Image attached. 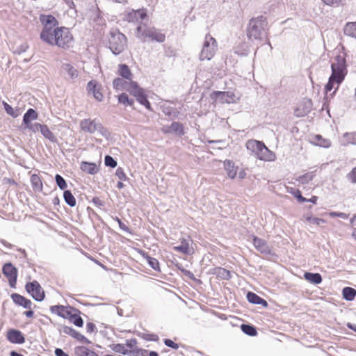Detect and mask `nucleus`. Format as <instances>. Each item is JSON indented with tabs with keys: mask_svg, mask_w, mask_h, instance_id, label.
<instances>
[{
	"mask_svg": "<svg viewBox=\"0 0 356 356\" xmlns=\"http://www.w3.org/2000/svg\"><path fill=\"white\" fill-rule=\"evenodd\" d=\"M8 339L13 343L21 344L25 341L22 333L17 330H10L7 334Z\"/></svg>",
	"mask_w": 356,
	"mask_h": 356,
	"instance_id": "obj_19",
	"label": "nucleus"
},
{
	"mask_svg": "<svg viewBox=\"0 0 356 356\" xmlns=\"http://www.w3.org/2000/svg\"><path fill=\"white\" fill-rule=\"evenodd\" d=\"M73 40L72 35L68 29L65 27H56L51 32V34H43V40L51 45H56L62 48H68L71 46Z\"/></svg>",
	"mask_w": 356,
	"mask_h": 356,
	"instance_id": "obj_2",
	"label": "nucleus"
},
{
	"mask_svg": "<svg viewBox=\"0 0 356 356\" xmlns=\"http://www.w3.org/2000/svg\"><path fill=\"white\" fill-rule=\"evenodd\" d=\"M139 253L147 261L151 268L156 271H161L159 263L156 259L149 257L143 250H140Z\"/></svg>",
	"mask_w": 356,
	"mask_h": 356,
	"instance_id": "obj_23",
	"label": "nucleus"
},
{
	"mask_svg": "<svg viewBox=\"0 0 356 356\" xmlns=\"http://www.w3.org/2000/svg\"><path fill=\"white\" fill-rule=\"evenodd\" d=\"M241 330L249 336H255L257 334L256 328L250 325L242 324L241 326Z\"/></svg>",
	"mask_w": 356,
	"mask_h": 356,
	"instance_id": "obj_41",
	"label": "nucleus"
},
{
	"mask_svg": "<svg viewBox=\"0 0 356 356\" xmlns=\"http://www.w3.org/2000/svg\"><path fill=\"white\" fill-rule=\"evenodd\" d=\"M307 221H309L310 223L315 224L317 225H320L321 223H325V220L321 218H313V217H308L307 218Z\"/></svg>",
	"mask_w": 356,
	"mask_h": 356,
	"instance_id": "obj_54",
	"label": "nucleus"
},
{
	"mask_svg": "<svg viewBox=\"0 0 356 356\" xmlns=\"http://www.w3.org/2000/svg\"><path fill=\"white\" fill-rule=\"evenodd\" d=\"M93 204L98 207H100L104 205L103 202L99 197H94L92 199Z\"/></svg>",
	"mask_w": 356,
	"mask_h": 356,
	"instance_id": "obj_60",
	"label": "nucleus"
},
{
	"mask_svg": "<svg viewBox=\"0 0 356 356\" xmlns=\"http://www.w3.org/2000/svg\"><path fill=\"white\" fill-rule=\"evenodd\" d=\"M214 273L223 280H229L230 278V272L223 268H217L215 269Z\"/></svg>",
	"mask_w": 356,
	"mask_h": 356,
	"instance_id": "obj_40",
	"label": "nucleus"
},
{
	"mask_svg": "<svg viewBox=\"0 0 356 356\" xmlns=\"http://www.w3.org/2000/svg\"><path fill=\"white\" fill-rule=\"evenodd\" d=\"M13 300L17 305L24 307L26 309H31L32 302L30 300L25 298L24 296L14 293L12 295Z\"/></svg>",
	"mask_w": 356,
	"mask_h": 356,
	"instance_id": "obj_21",
	"label": "nucleus"
},
{
	"mask_svg": "<svg viewBox=\"0 0 356 356\" xmlns=\"http://www.w3.org/2000/svg\"><path fill=\"white\" fill-rule=\"evenodd\" d=\"M31 182H32L33 186L35 188H40L42 187V182H41L40 178L37 175H34L31 177Z\"/></svg>",
	"mask_w": 356,
	"mask_h": 356,
	"instance_id": "obj_50",
	"label": "nucleus"
},
{
	"mask_svg": "<svg viewBox=\"0 0 356 356\" xmlns=\"http://www.w3.org/2000/svg\"><path fill=\"white\" fill-rule=\"evenodd\" d=\"M104 163L106 166L115 168L117 166V161L109 155H106L104 159Z\"/></svg>",
	"mask_w": 356,
	"mask_h": 356,
	"instance_id": "obj_48",
	"label": "nucleus"
},
{
	"mask_svg": "<svg viewBox=\"0 0 356 356\" xmlns=\"http://www.w3.org/2000/svg\"><path fill=\"white\" fill-rule=\"evenodd\" d=\"M60 332L74 337V339H77L81 342L86 343H90V341L88 339H86L83 334L76 331L74 328L71 327L63 326L60 329Z\"/></svg>",
	"mask_w": 356,
	"mask_h": 356,
	"instance_id": "obj_17",
	"label": "nucleus"
},
{
	"mask_svg": "<svg viewBox=\"0 0 356 356\" xmlns=\"http://www.w3.org/2000/svg\"><path fill=\"white\" fill-rule=\"evenodd\" d=\"M95 329L96 326L94 323L90 322L86 324V330L88 332L92 333L95 330Z\"/></svg>",
	"mask_w": 356,
	"mask_h": 356,
	"instance_id": "obj_59",
	"label": "nucleus"
},
{
	"mask_svg": "<svg viewBox=\"0 0 356 356\" xmlns=\"http://www.w3.org/2000/svg\"><path fill=\"white\" fill-rule=\"evenodd\" d=\"M341 143L343 146L349 144L356 145V132L345 133L341 138Z\"/></svg>",
	"mask_w": 356,
	"mask_h": 356,
	"instance_id": "obj_25",
	"label": "nucleus"
},
{
	"mask_svg": "<svg viewBox=\"0 0 356 356\" xmlns=\"http://www.w3.org/2000/svg\"><path fill=\"white\" fill-rule=\"evenodd\" d=\"M129 90V92L136 97L138 102L145 106L146 108L151 110V104L143 88H140L137 83H132V87Z\"/></svg>",
	"mask_w": 356,
	"mask_h": 356,
	"instance_id": "obj_11",
	"label": "nucleus"
},
{
	"mask_svg": "<svg viewBox=\"0 0 356 356\" xmlns=\"http://www.w3.org/2000/svg\"><path fill=\"white\" fill-rule=\"evenodd\" d=\"M172 133L178 134L179 135L184 134L183 126L181 123L174 122L170 125Z\"/></svg>",
	"mask_w": 356,
	"mask_h": 356,
	"instance_id": "obj_42",
	"label": "nucleus"
},
{
	"mask_svg": "<svg viewBox=\"0 0 356 356\" xmlns=\"http://www.w3.org/2000/svg\"><path fill=\"white\" fill-rule=\"evenodd\" d=\"M63 197L65 202L71 207L76 205V199L70 191H65Z\"/></svg>",
	"mask_w": 356,
	"mask_h": 356,
	"instance_id": "obj_38",
	"label": "nucleus"
},
{
	"mask_svg": "<svg viewBox=\"0 0 356 356\" xmlns=\"http://www.w3.org/2000/svg\"><path fill=\"white\" fill-rule=\"evenodd\" d=\"M164 344L173 349H177L179 348V345L177 343L168 339L164 340Z\"/></svg>",
	"mask_w": 356,
	"mask_h": 356,
	"instance_id": "obj_55",
	"label": "nucleus"
},
{
	"mask_svg": "<svg viewBox=\"0 0 356 356\" xmlns=\"http://www.w3.org/2000/svg\"><path fill=\"white\" fill-rule=\"evenodd\" d=\"M38 115L33 108H29L24 115L23 123L26 125L31 123L32 120H35L38 118Z\"/></svg>",
	"mask_w": 356,
	"mask_h": 356,
	"instance_id": "obj_27",
	"label": "nucleus"
},
{
	"mask_svg": "<svg viewBox=\"0 0 356 356\" xmlns=\"http://www.w3.org/2000/svg\"><path fill=\"white\" fill-rule=\"evenodd\" d=\"M161 131L165 133V134H172V131H171V128H170V125L168 126V125H164L162 129H161Z\"/></svg>",
	"mask_w": 356,
	"mask_h": 356,
	"instance_id": "obj_63",
	"label": "nucleus"
},
{
	"mask_svg": "<svg viewBox=\"0 0 356 356\" xmlns=\"http://www.w3.org/2000/svg\"><path fill=\"white\" fill-rule=\"evenodd\" d=\"M332 74L329 78L328 82L325 86L326 92H328L334 88V84L336 83L337 87L334 91L330 95L331 97L336 92L338 87L343 81L346 75L347 74V66L346 58L343 56L338 55L334 57L333 62L331 64Z\"/></svg>",
	"mask_w": 356,
	"mask_h": 356,
	"instance_id": "obj_1",
	"label": "nucleus"
},
{
	"mask_svg": "<svg viewBox=\"0 0 356 356\" xmlns=\"http://www.w3.org/2000/svg\"><path fill=\"white\" fill-rule=\"evenodd\" d=\"M73 323L77 327H82L83 325V321L79 316L74 315L72 316Z\"/></svg>",
	"mask_w": 356,
	"mask_h": 356,
	"instance_id": "obj_51",
	"label": "nucleus"
},
{
	"mask_svg": "<svg viewBox=\"0 0 356 356\" xmlns=\"http://www.w3.org/2000/svg\"><path fill=\"white\" fill-rule=\"evenodd\" d=\"M81 169L88 174L94 175L97 172L98 168L95 163L82 162L81 164Z\"/></svg>",
	"mask_w": 356,
	"mask_h": 356,
	"instance_id": "obj_28",
	"label": "nucleus"
},
{
	"mask_svg": "<svg viewBox=\"0 0 356 356\" xmlns=\"http://www.w3.org/2000/svg\"><path fill=\"white\" fill-rule=\"evenodd\" d=\"M331 217H339L343 219H346L348 216L345 213L332 211L329 213Z\"/></svg>",
	"mask_w": 356,
	"mask_h": 356,
	"instance_id": "obj_56",
	"label": "nucleus"
},
{
	"mask_svg": "<svg viewBox=\"0 0 356 356\" xmlns=\"http://www.w3.org/2000/svg\"><path fill=\"white\" fill-rule=\"evenodd\" d=\"M87 90L90 93H92L93 97L99 102L102 101L103 95L102 93V86L95 80L90 81L87 84Z\"/></svg>",
	"mask_w": 356,
	"mask_h": 356,
	"instance_id": "obj_15",
	"label": "nucleus"
},
{
	"mask_svg": "<svg viewBox=\"0 0 356 356\" xmlns=\"http://www.w3.org/2000/svg\"><path fill=\"white\" fill-rule=\"evenodd\" d=\"M137 344V340L136 339H130L126 341V346L132 348Z\"/></svg>",
	"mask_w": 356,
	"mask_h": 356,
	"instance_id": "obj_57",
	"label": "nucleus"
},
{
	"mask_svg": "<svg viewBox=\"0 0 356 356\" xmlns=\"http://www.w3.org/2000/svg\"><path fill=\"white\" fill-rule=\"evenodd\" d=\"M224 168L227 176L231 179H234L237 174V167H235L233 161L225 160L224 161Z\"/></svg>",
	"mask_w": 356,
	"mask_h": 356,
	"instance_id": "obj_22",
	"label": "nucleus"
},
{
	"mask_svg": "<svg viewBox=\"0 0 356 356\" xmlns=\"http://www.w3.org/2000/svg\"><path fill=\"white\" fill-rule=\"evenodd\" d=\"M348 177L353 183H356V167L352 170Z\"/></svg>",
	"mask_w": 356,
	"mask_h": 356,
	"instance_id": "obj_58",
	"label": "nucleus"
},
{
	"mask_svg": "<svg viewBox=\"0 0 356 356\" xmlns=\"http://www.w3.org/2000/svg\"><path fill=\"white\" fill-rule=\"evenodd\" d=\"M63 69L67 73L68 76L72 79H76L79 75L78 71L69 63L63 64Z\"/></svg>",
	"mask_w": 356,
	"mask_h": 356,
	"instance_id": "obj_34",
	"label": "nucleus"
},
{
	"mask_svg": "<svg viewBox=\"0 0 356 356\" xmlns=\"http://www.w3.org/2000/svg\"><path fill=\"white\" fill-rule=\"evenodd\" d=\"M136 37L142 42L156 41L163 42L165 41V36L154 27L147 26L145 24H140L136 29Z\"/></svg>",
	"mask_w": 356,
	"mask_h": 356,
	"instance_id": "obj_5",
	"label": "nucleus"
},
{
	"mask_svg": "<svg viewBox=\"0 0 356 356\" xmlns=\"http://www.w3.org/2000/svg\"><path fill=\"white\" fill-rule=\"evenodd\" d=\"M41 134H42V136L49 140L51 142H56V136H54V134H53V132H51L49 129L47 127V125H44L43 124V127L40 131Z\"/></svg>",
	"mask_w": 356,
	"mask_h": 356,
	"instance_id": "obj_37",
	"label": "nucleus"
},
{
	"mask_svg": "<svg viewBox=\"0 0 356 356\" xmlns=\"http://www.w3.org/2000/svg\"><path fill=\"white\" fill-rule=\"evenodd\" d=\"M323 3L327 6L338 7L343 6L346 3V0H322Z\"/></svg>",
	"mask_w": 356,
	"mask_h": 356,
	"instance_id": "obj_44",
	"label": "nucleus"
},
{
	"mask_svg": "<svg viewBox=\"0 0 356 356\" xmlns=\"http://www.w3.org/2000/svg\"><path fill=\"white\" fill-rule=\"evenodd\" d=\"M132 83H137L134 81H130L124 78H116L113 81V88L118 90H126L129 92V90L132 87Z\"/></svg>",
	"mask_w": 356,
	"mask_h": 356,
	"instance_id": "obj_18",
	"label": "nucleus"
},
{
	"mask_svg": "<svg viewBox=\"0 0 356 356\" xmlns=\"http://www.w3.org/2000/svg\"><path fill=\"white\" fill-rule=\"evenodd\" d=\"M40 22L44 26V28L40 33V38L43 40V34L48 35L51 34L56 26L58 24L57 19L51 15H40Z\"/></svg>",
	"mask_w": 356,
	"mask_h": 356,
	"instance_id": "obj_9",
	"label": "nucleus"
},
{
	"mask_svg": "<svg viewBox=\"0 0 356 356\" xmlns=\"http://www.w3.org/2000/svg\"><path fill=\"white\" fill-rule=\"evenodd\" d=\"M115 175L122 181H124L127 179V176L124 172L123 168H122L121 167L117 168Z\"/></svg>",
	"mask_w": 356,
	"mask_h": 356,
	"instance_id": "obj_53",
	"label": "nucleus"
},
{
	"mask_svg": "<svg viewBox=\"0 0 356 356\" xmlns=\"http://www.w3.org/2000/svg\"><path fill=\"white\" fill-rule=\"evenodd\" d=\"M24 314L28 318H31L33 316V312L32 310H28L24 312Z\"/></svg>",
	"mask_w": 356,
	"mask_h": 356,
	"instance_id": "obj_64",
	"label": "nucleus"
},
{
	"mask_svg": "<svg viewBox=\"0 0 356 356\" xmlns=\"http://www.w3.org/2000/svg\"><path fill=\"white\" fill-rule=\"evenodd\" d=\"M342 294L345 300L352 301L356 296V290L351 287H345L343 289Z\"/></svg>",
	"mask_w": 356,
	"mask_h": 356,
	"instance_id": "obj_33",
	"label": "nucleus"
},
{
	"mask_svg": "<svg viewBox=\"0 0 356 356\" xmlns=\"http://www.w3.org/2000/svg\"><path fill=\"white\" fill-rule=\"evenodd\" d=\"M26 291L36 301H42L44 298V292L37 281L29 282L26 285Z\"/></svg>",
	"mask_w": 356,
	"mask_h": 356,
	"instance_id": "obj_10",
	"label": "nucleus"
},
{
	"mask_svg": "<svg viewBox=\"0 0 356 356\" xmlns=\"http://www.w3.org/2000/svg\"><path fill=\"white\" fill-rule=\"evenodd\" d=\"M119 74L120 75L124 78V79H127L128 81H132V74L130 72L129 68L127 65L121 64L119 65Z\"/></svg>",
	"mask_w": 356,
	"mask_h": 356,
	"instance_id": "obj_32",
	"label": "nucleus"
},
{
	"mask_svg": "<svg viewBox=\"0 0 356 356\" xmlns=\"http://www.w3.org/2000/svg\"><path fill=\"white\" fill-rule=\"evenodd\" d=\"M217 50V42L210 35H207L203 43L202 49L200 54V60H210L215 55Z\"/></svg>",
	"mask_w": 356,
	"mask_h": 356,
	"instance_id": "obj_8",
	"label": "nucleus"
},
{
	"mask_svg": "<svg viewBox=\"0 0 356 356\" xmlns=\"http://www.w3.org/2000/svg\"><path fill=\"white\" fill-rule=\"evenodd\" d=\"M2 271L3 275L8 278L10 286L15 287L17 277V268L11 263H6L3 265Z\"/></svg>",
	"mask_w": 356,
	"mask_h": 356,
	"instance_id": "obj_12",
	"label": "nucleus"
},
{
	"mask_svg": "<svg viewBox=\"0 0 356 356\" xmlns=\"http://www.w3.org/2000/svg\"><path fill=\"white\" fill-rule=\"evenodd\" d=\"M312 107V101L310 99H305L297 106L294 111V114L297 117H303L311 111Z\"/></svg>",
	"mask_w": 356,
	"mask_h": 356,
	"instance_id": "obj_16",
	"label": "nucleus"
},
{
	"mask_svg": "<svg viewBox=\"0 0 356 356\" xmlns=\"http://www.w3.org/2000/svg\"><path fill=\"white\" fill-rule=\"evenodd\" d=\"M291 194H292L300 202H305L307 200V198L302 196L300 191L298 189L291 188L289 191Z\"/></svg>",
	"mask_w": 356,
	"mask_h": 356,
	"instance_id": "obj_45",
	"label": "nucleus"
},
{
	"mask_svg": "<svg viewBox=\"0 0 356 356\" xmlns=\"http://www.w3.org/2000/svg\"><path fill=\"white\" fill-rule=\"evenodd\" d=\"M123 19L129 22L143 20L146 17V13L143 10H131L124 13Z\"/></svg>",
	"mask_w": 356,
	"mask_h": 356,
	"instance_id": "obj_13",
	"label": "nucleus"
},
{
	"mask_svg": "<svg viewBox=\"0 0 356 356\" xmlns=\"http://www.w3.org/2000/svg\"><path fill=\"white\" fill-rule=\"evenodd\" d=\"M253 244L255 248L261 253L266 254H270V248L264 239L254 237L253 239Z\"/></svg>",
	"mask_w": 356,
	"mask_h": 356,
	"instance_id": "obj_20",
	"label": "nucleus"
},
{
	"mask_svg": "<svg viewBox=\"0 0 356 356\" xmlns=\"http://www.w3.org/2000/svg\"><path fill=\"white\" fill-rule=\"evenodd\" d=\"M268 27L266 18L264 16H259L252 18L248 25L247 36L249 40H261L266 34Z\"/></svg>",
	"mask_w": 356,
	"mask_h": 356,
	"instance_id": "obj_3",
	"label": "nucleus"
},
{
	"mask_svg": "<svg viewBox=\"0 0 356 356\" xmlns=\"http://www.w3.org/2000/svg\"><path fill=\"white\" fill-rule=\"evenodd\" d=\"M119 227L122 230L130 233L129 228L122 222H120Z\"/></svg>",
	"mask_w": 356,
	"mask_h": 356,
	"instance_id": "obj_62",
	"label": "nucleus"
},
{
	"mask_svg": "<svg viewBox=\"0 0 356 356\" xmlns=\"http://www.w3.org/2000/svg\"><path fill=\"white\" fill-rule=\"evenodd\" d=\"M314 176L315 175L314 172H309L298 177L296 179V181L300 184H306L311 181L314 179Z\"/></svg>",
	"mask_w": 356,
	"mask_h": 356,
	"instance_id": "obj_35",
	"label": "nucleus"
},
{
	"mask_svg": "<svg viewBox=\"0 0 356 356\" xmlns=\"http://www.w3.org/2000/svg\"><path fill=\"white\" fill-rule=\"evenodd\" d=\"M304 277L306 280L312 284H318L322 282V277L319 273H305Z\"/></svg>",
	"mask_w": 356,
	"mask_h": 356,
	"instance_id": "obj_31",
	"label": "nucleus"
},
{
	"mask_svg": "<svg viewBox=\"0 0 356 356\" xmlns=\"http://www.w3.org/2000/svg\"><path fill=\"white\" fill-rule=\"evenodd\" d=\"M75 354L77 356H98L94 351L85 346H78L75 348Z\"/></svg>",
	"mask_w": 356,
	"mask_h": 356,
	"instance_id": "obj_30",
	"label": "nucleus"
},
{
	"mask_svg": "<svg viewBox=\"0 0 356 356\" xmlns=\"http://www.w3.org/2000/svg\"><path fill=\"white\" fill-rule=\"evenodd\" d=\"M118 102L120 104L129 106H132V104H134V100L129 99L126 93H122L121 95H119Z\"/></svg>",
	"mask_w": 356,
	"mask_h": 356,
	"instance_id": "obj_43",
	"label": "nucleus"
},
{
	"mask_svg": "<svg viewBox=\"0 0 356 356\" xmlns=\"http://www.w3.org/2000/svg\"><path fill=\"white\" fill-rule=\"evenodd\" d=\"M65 309V307L62 305H55L51 307V310L52 312L57 313L60 316H63L62 312H63Z\"/></svg>",
	"mask_w": 356,
	"mask_h": 356,
	"instance_id": "obj_52",
	"label": "nucleus"
},
{
	"mask_svg": "<svg viewBox=\"0 0 356 356\" xmlns=\"http://www.w3.org/2000/svg\"><path fill=\"white\" fill-rule=\"evenodd\" d=\"M314 143L316 145L323 147H329L331 145V142L328 139L323 138L321 136L316 135L314 138Z\"/></svg>",
	"mask_w": 356,
	"mask_h": 356,
	"instance_id": "obj_39",
	"label": "nucleus"
},
{
	"mask_svg": "<svg viewBox=\"0 0 356 356\" xmlns=\"http://www.w3.org/2000/svg\"><path fill=\"white\" fill-rule=\"evenodd\" d=\"M42 127H43V124H41L38 122L30 123V124L26 125V128L29 129V130L32 131L34 133L40 131Z\"/></svg>",
	"mask_w": 356,
	"mask_h": 356,
	"instance_id": "obj_47",
	"label": "nucleus"
},
{
	"mask_svg": "<svg viewBox=\"0 0 356 356\" xmlns=\"http://www.w3.org/2000/svg\"><path fill=\"white\" fill-rule=\"evenodd\" d=\"M246 148L259 160L273 161L276 159L275 154L270 151L261 141L249 140L246 143Z\"/></svg>",
	"mask_w": 356,
	"mask_h": 356,
	"instance_id": "obj_4",
	"label": "nucleus"
},
{
	"mask_svg": "<svg viewBox=\"0 0 356 356\" xmlns=\"http://www.w3.org/2000/svg\"><path fill=\"white\" fill-rule=\"evenodd\" d=\"M3 107H4V109H5L6 112L9 115H10V116H12L13 118H16V117L18 116V114L14 111V110L12 108V106H10L8 103H6V102H3Z\"/></svg>",
	"mask_w": 356,
	"mask_h": 356,
	"instance_id": "obj_49",
	"label": "nucleus"
},
{
	"mask_svg": "<svg viewBox=\"0 0 356 356\" xmlns=\"http://www.w3.org/2000/svg\"><path fill=\"white\" fill-rule=\"evenodd\" d=\"M56 356H69L67 353H65L62 349L56 348L55 350Z\"/></svg>",
	"mask_w": 356,
	"mask_h": 356,
	"instance_id": "obj_61",
	"label": "nucleus"
},
{
	"mask_svg": "<svg viewBox=\"0 0 356 356\" xmlns=\"http://www.w3.org/2000/svg\"><path fill=\"white\" fill-rule=\"evenodd\" d=\"M108 41L109 48L115 55L122 53L127 44L125 35L118 30L111 31Z\"/></svg>",
	"mask_w": 356,
	"mask_h": 356,
	"instance_id": "obj_7",
	"label": "nucleus"
},
{
	"mask_svg": "<svg viewBox=\"0 0 356 356\" xmlns=\"http://www.w3.org/2000/svg\"><path fill=\"white\" fill-rule=\"evenodd\" d=\"M344 34L356 39V22H347L343 29Z\"/></svg>",
	"mask_w": 356,
	"mask_h": 356,
	"instance_id": "obj_26",
	"label": "nucleus"
},
{
	"mask_svg": "<svg viewBox=\"0 0 356 356\" xmlns=\"http://www.w3.org/2000/svg\"><path fill=\"white\" fill-rule=\"evenodd\" d=\"M56 184L61 190H65L67 188V183L62 176L56 175L55 177Z\"/></svg>",
	"mask_w": 356,
	"mask_h": 356,
	"instance_id": "obj_46",
	"label": "nucleus"
},
{
	"mask_svg": "<svg viewBox=\"0 0 356 356\" xmlns=\"http://www.w3.org/2000/svg\"><path fill=\"white\" fill-rule=\"evenodd\" d=\"M111 349L115 353H121L124 355H130L132 353V351L126 349L124 345L122 343L113 344L111 346Z\"/></svg>",
	"mask_w": 356,
	"mask_h": 356,
	"instance_id": "obj_36",
	"label": "nucleus"
},
{
	"mask_svg": "<svg viewBox=\"0 0 356 356\" xmlns=\"http://www.w3.org/2000/svg\"><path fill=\"white\" fill-rule=\"evenodd\" d=\"M173 249L184 254H189V243L184 238L181 239L180 245L173 247Z\"/></svg>",
	"mask_w": 356,
	"mask_h": 356,
	"instance_id": "obj_29",
	"label": "nucleus"
},
{
	"mask_svg": "<svg viewBox=\"0 0 356 356\" xmlns=\"http://www.w3.org/2000/svg\"><path fill=\"white\" fill-rule=\"evenodd\" d=\"M81 129L90 134H97L104 138H108L110 133L97 119L92 120L90 118L84 119L80 122Z\"/></svg>",
	"mask_w": 356,
	"mask_h": 356,
	"instance_id": "obj_6",
	"label": "nucleus"
},
{
	"mask_svg": "<svg viewBox=\"0 0 356 356\" xmlns=\"http://www.w3.org/2000/svg\"><path fill=\"white\" fill-rule=\"evenodd\" d=\"M247 299L252 304L261 305L265 307L268 306V302L264 299L253 292H248L247 293Z\"/></svg>",
	"mask_w": 356,
	"mask_h": 356,
	"instance_id": "obj_24",
	"label": "nucleus"
},
{
	"mask_svg": "<svg viewBox=\"0 0 356 356\" xmlns=\"http://www.w3.org/2000/svg\"><path fill=\"white\" fill-rule=\"evenodd\" d=\"M214 96L216 100L219 101L220 103L231 104L236 102V96L233 92H214L212 94Z\"/></svg>",
	"mask_w": 356,
	"mask_h": 356,
	"instance_id": "obj_14",
	"label": "nucleus"
}]
</instances>
